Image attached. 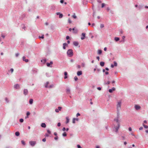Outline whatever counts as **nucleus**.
<instances>
[{
    "mask_svg": "<svg viewBox=\"0 0 148 148\" xmlns=\"http://www.w3.org/2000/svg\"><path fill=\"white\" fill-rule=\"evenodd\" d=\"M104 64H105V63L104 62H101L100 63V65L101 66H104Z\"/></svg>",
    "mask_w": 148,
    "mask_h": 148,
    "instance_id": "obj_24",
    "label": "nucleus"
},
{
    "mask_svg": "<svg viewBox=\"0 0 148 148\" xmlns=\"http://www.w3.org/2000/svg\"><path fill=\"white\" fill-rule=\"evenodd\" d=\"M66 40H68L69 38V36H66Z\"/></svg>",
    "mask_w": 148,
    "mask_h": 148,
    "instance_id": "obj_63",
    "label": "nucleus"
},
{
    "mask_svg": "<svg viewBox=\"0 0 148 148\" xmlns=\"http://www.w3.org/2000/svg\"><path fill=\"white\" fill-rule=\"evenodd\" d=\"M68 45L67 44H66V43H64L63 44V49H66V46H67Z\"/></svg>",
    "mask_w": 148,
    "mask_h": 148,
    "instance_id": "obj_21",
    "label": "nucleus"
},
{
    "mask_svg": "<svg viewBox=\"0 0 148 148\" xmlns=\"http://www.w3.org/2000/svg\"><path fill=\"white\" fill-rule=\"evenodd\" d=\"M143 125L144 127L146 129L148 128V126L146 125H145L144 123L143 124Z\"/></svg>",
    "mask_w": 148,
    "mask_h": 148,
    "instance_id": "obj_32",
    "label": "nucleus"
},
{
    "mask_svg": "<svg viewBox=\"0 0 148 148\" xmlns=\"http://www.w3.org/2000/svg\"><path fill=\"white\" fill-rule=\"evenodd\" d=\"M73 45L76 46H77L79 44V43L77 42L74 41L73 42Z\"/></svg>",
    "mask_w": 148,
    "mask_h": 148,
    "instance_id": "obj_20",
    "label": "nucleus"
},
{
    "mask_svg": "<svg viewBox=\"0 0 148 148\" xmlns=\"http://www.w3.org/2000/svg\"><path fill=\"white\" fill-rule=\"evenodd\" d=\"M77 147L78 148H82L79 145H77Z\"/></svg>",
    "mask_w": 148,
    "mask_h": 148,
    "instance_id": "obj_53",
    "label": "nucleus"
},
{
    "mask_svg": "<svg viewBox=\"0 0 148 148\" xmlns=\"http://www.w3.org/2000/svg\"><path fill=\"white\" fill-rule=\"evenodd\" d=\"M29 144L32 147L34 146L36 144V142L34 141H30Z\"/></svg>",
    "mask_w": 148,
    "mask_h": 148,
    "instance_id": "obj_3",
    "label": "nucleus"
},
{
    "mask_svg": "<svg viewBox=\"0 0 148 148\" xmlns=\"http://www.w3.org/2000/svg\"><path fill=\"white\" fill-rule=\"evenodd\" d=\"M49 84V82H47L45 84V87L46 88H48V84Z\"/></svg>",
    "mask_w": 148,
    "mask_h": 148,
    "instance_id": "obj_31",
    "label": "nucleus"
},
{
    "mask_svg": "<svg viewBox=\"0 0 148 148\" xmlns=\"http://www.w3.org/2000/svg\"><path fill=\"white\" fill-rule=\"evenodd\" d=\"M47 133L49 134H51V132L49 130H47Z\"/></svg>",
    "mask_w": 148,
    "mask_h": 148,
    "instance_id": "obj_45",
    "label": "nucleus"
},
{
    "mask_svg": "<svg viewBox=\"0 0 148 148\" xmlns=\"http://www.w3.org/2000/svg\"><path fill=\"white\" fill-rule=\"evenodd\" d=\"M19 121L20 122L22 123L23 121V119H21Z\"/></svg>",
    "mask_w": 148,
    "mask_h": 148,
    "instance_id": "obj_41",
    "label": "nucleus"
},
{
    "mask_svg": "<svg viewBox=\"0 0 148 148\" xmlns=\"http://www.w3.org/2000/svg\"><path fill=\"white\" fill-rule=\"evenodd\" d=\"M102 50L100 49H99L97 51V53L98 54H101L102 53Z\"/></svg>",
    "mask_w": 148,
    "mask_h": 148,
    "instance_id": "obj_26",
    "label": "nucleus"
},
{
    "mask_svg": "<svg viewBox=\"0 0 148 148\" xmlns=\"http://www.w3.org/2000/svg\"><path fill=\"white\" fill-rule=\"evenodd\" d=\"M26 57L25 56H23V61H25V62H28V60L27 59H26Z\"/></svg>",
    "mask_w": 148,
    "mask_h": 148,
    "instance_id": "obj_15",
    "label": "nucleus"
},
{
    "mask_svg": "<svg viewBox=\"0 0 148 148\" xmlns=\"http://www.w3.org/2000/svg\"><path fill=\"white\" fill-rule=\"evenodd\" d=\"M67 135L66 134V132H64L63 134H62V136H63L65 137Z\"/></svg>",
    "mask_w": 148,
    "mask_h": 148,
    "instance_id": "obj_36",
    "label": "nucleus"
},
{
    "mask_svg": "<svg viewBox=\"0 0 148 148\" xmlns=\"http://www.w3.org/2000/svg\"><path fill=\"white\" fill-rule=\"evenodd\" d=\"M66 123H67L69 122V119L68 118V117H66Z\"/></svg>",
    "mask_w": 148,
    "mask_h": 148,
    "instance_id": "obj_34",
    "label": "nucleus"
},
{
    "mask_svg": "<svg viewBox=\"0 0 148 148\" xmlns=\"http://www.w3.org/2000/svg\"><path fill=\"white\" fill-rule=\"evenodd\" d=\"M41 126L42 127L45 128L46 127V124L45 123H42L41 125Z\"/></svg>",
    "mask_w": 148,
    "mask_h": 148,
    "instance_id": "obj_22",
    "label": "nucleus"
},
{
    "mask_svg": "<svg viewBox=\"0 0 148 148\" xmlns=\"http://www.w3.org/2000/svg\"><path fill=\"white\" fill-rule=\"evenodd\" d=\"M62 107L60 106H59L58 108V109L59 111H60L62 109Z\"/></svg>",
    "mask_w": 148,
    "mask_h": 148,
    "instance_id": "obj_40",
    "label": "nucleus"
},
{
    "mask_svg": "<svg viewBox=\"0 0 148 148\" xmlns=\"http://www.w3.org/2000/svg\"><path fill=\"white\" fill-rule=\"evenodd\" d=\"M61 125V123H58L57 125L58 127H60Z\"/></svg>",
    "mask_w": 148,
    "mask_h": 148,
    "instance_id": "obj_55",
    "label": "nucleus"
},
{
    "mask_svg": "<svg viewBox=\"0 0 148 148\" xmlns=\"http://www.w3.org/2000/svg\"><path fill=\"white\" fill-rule=\"evenodd\" d=\"M42 141L43 142H45L46 141V138H44L42 140Z\"/></svg>",
    "mask_w": 148,
    "mask_h": 148,
    "instance_id": "obj_56",
    "label": "nucleus"
},
{
    "mask_svg": "<svg viewBox=\"0 0 148 148\" xmlns=\"http://www.w3.org/2000/svg\"><path fill=\"white\" fill-rule=\"evenodd\" d=\"M115 88L114 87H113L111 89L109 90V92L110 93H112L113 91H114Z\"/></svg>",
    "mask_w": 148,
    "mask_h": 148,
    "instance_id": "obj_13",
    "label": "nucleus"
},
{
    "mask_svg": "<svg viewBox=\"0 0 148 148\" xmlns=\"http://www.w3.org/2000/svg\"><path fill=\"white\" fill-rule=\"evenodd\" d=\"M97 89L98 90H101V88L100 87H98L97 88Z\"/></svg>",
    "mask_w": 148,
    "mask_h": 148,
    "instance_id": "obj_60",
    "label": "nucleus"
},
{
    "mask_svg": "<svg viewBox=\"0 0 148 148\" xmlns=\"http://www.w3.org/2000/svg\"><path fill=\"white\" fill-rule=\"evenodd\" d=\"M72 17L74 18H77V16H75V15H73V16H72Z\"/></svg>",
    "mask_w": 148,
    "mask_h": 148,
    "instance_id": "obj_58",
    "label": "nucleus"
},
{
    "mask_svg": "<svg viewBox=\"0 0 148 148\" xmlns=\"http://www.w3.org/2000/svg\"><path fill=\"white\" fill-rule=\"evenodd\" d=\"M54 87V85L53 84H52L51 85H50L49 86L48 88H53Z\"/></svg>",
    "mask_w": 148,
    "mask_h": 148,
    "instance_id": "obj_35",
    "label": "nucleus"
},
{
    "mask_svg": "<svg viewBox=\"0 0 148 148\" xmlns=\"http://www.w3.org/2000/svg\"><path fill=\"white\" fill-rule=\"evenodd\" d=\"M22 29H23L24 30H25L26 29V27L24 25H22Z\"/></svg>",
    "mask_w": 148,
    "mask_h": 148,
    "instance_id": "obj_28",
    "label": "nucleus"
},
{
    "mask_svg": "<svg viewBox=\"0 0 148 148\" xmlns=\"http://www.w3.org/2000/svg\"><path fill=\"white\" fill-rule=\"evenodd\" d=\"M120 117L119 112L117 111V116L116 118L119 119Z\"/></svg>",
    "mask_w": 148,
    "mask_h": 148,
    "instance_id": "obj_18",
    "label": "nucleus"
},
{
    "mask_svg": "<svg viewBox=\"0 0 148 148\" xmlns=\"http://www.w3.org/2000/svg\"><path fill=\"white\" fill-rule=\"evenodd\" d=\"M58 136H56V137H54V138L55 140H57L58 139Z\"/></svg>",
    "mask_w": 148,
    "mask_h": 148,
    "instance_id": "obj_46",
    "label": "nucleus"
},
{
    "mask_svg": "<svg viewBox=\"0 0 148 148\" xmlns=\"http://www.w3.org/2000/svg\"><path fill=\"white\" fill-rule=\"evenodd\" d=\"M82 37H81V39L82 40H84L85 38V34L84 33H82Z\"/></svg>",
    "mask_w": 148,
    "mask_h": 148,
    "instance_id": "obj_14",
    "label": "nucleus"
},
{
    "mask_svg": "<svg viewBox=\"0 0 148 148\" xmlns=\"http://www.w3.org/2000/svg\"><path fill=\"white\" fill-rule=\"evenodd\" d=\"M37 69H35V68H33L32 69V73L33 74H35L37 73Z\"/></svg>",
    "mask_w": 148,
    "mask_h": 148,
    "instance_id": "obj_8",
    "label": "nucleus"
},
{
    "mask_svg": "<svg viewBox=\"0 0 148 148\" xmlns=\"http://www.w3.org/2000/svg\"><path fill=\"white\" fill-rule=\"evenodd\" d=\"M5 99L7 103H8L9 102V100L8 98L7 97H5Z\"/></svg>",
    "mask_w": 148,
    "mask_h": 148,
    "instance_id": "obj_30",
    "label": "nucleus"
},
{
    "mask_svg": "<svg viewBox=\"0 0 148 148\" xmlns=\"http://www.w3.org/2000/svg\"><path fill=\"white\" fill-rule=\"evenodd\" d=\"M114 121H115L117 123V124H120V121L119 120V119L115 118L114 119Z\"/></svg>",
    "mask_w": 148,
    "mask_h": 148,
    "instance_id": "obj_10",
    "label": "nucleus"
},
{
    "mask_svg": "<svg viewBox=\"0 0 148 148\" xmlns=\"http://www.w3.org/2000/svg\"><path fill=\"white\" fill-rule=\"evenodd\" d=\"M75 120H76L77 121H78L79 120V119L77 118H73V123H75Z\"/></svg>",
    "mask_w": 148,
    "mask_h": 148,
    "instance_id": "obj_19",
    "label": "nucleus"
},
{
    "mask_svg": "<svg viewBox=\"0 0 148 148\" xmlns=\"http://www.w3.org/2000/svg\"><path fill=\"white\" fill-rule=\"evenodd\" d=\"M66 90L67 94H71L70 90L69 88H67Z\"/></svg>",
    "mask_w": 148,
    "mask_h": 148,
    "instance_id": "obj_12",
    "label": "nucleus"
},
{
    "mask_svg": "<svg viewBox=\"0 0 148 148\" xmlns=\"http://www.w3.org/2000/svg\"><path fill=\"white\" fill-rule=\"evenodd\" d=\"M104 27V25L103 24H101L100 25V27L102 28Z\"/></svg>",
    "mask_w": 148,
    "mask_h": 148,
    "instance_id": "obj_37",
    "label": "nucleus"
},
{
    "mask_svg": "<svg viewBox=\"0 0 148 148\" xmlns=\"http://www.w3.org/2000/svg\"><path fill=\"white\" fill-rule=\"evenodd\" d=\"M82 65L83 67H84L85 65V64L84 63H82Z\"/></svg>",
    "mask_w": 148,
    "mask_h": 148,
    "instance_id": "obj_59",
    "label": "nucleus"
},
{
    "mask_svg": "<svg viewBox=\"0 0 148 148\" xmlns=\"http://www.w3.org/2000/svg\"><path fill=\"white\" fill-rule=\"evenodd\" d=\"M39 38H42L43 39L44 38V35H42L41 36H39Z\"/></svg>",
    "mask_w": 148,
    "mask_h": 148,
    "instance_id": "obj_44",
    "label": "nucleus"
},
{
    "mask_svg": "<svg viewBox=\"0 0 148 148\" xmlns=\"http://www.w3.org/2000/svg\"><path fill=\"white\" fill-rule=\"evenodd\" d=\"M53 64V62L52 61H51L49 63L47 62L46 63L47 66L48 67H52V66L51 65H52Z\"/></svg>",
    "mask_w": 148,
    "mask_h": 148,
    "instance_id": "obj_4",
    "label": "nucleus"
},
{
    "mask_svg": "<svg viewBox=\"0 0 148 148\" xmlns=\"http://www.w3.org/2000/svg\"><path fill=\"white\" fill-rule=\"evenodd\" d=\"M21 143H22V144L23 145H25V142L23 141V140H22L21 141Z\"/></svg>",
    "mask_w": 148,
    "mask_h": 148,
    "instance_id": "obj_39",
    "label": "nucleus"
},
{
    "mask_svg": "<svg viewBox=\"0 0 148 148\" xmlns=\"http://www.w3.org/2000/svg\"><path fill=\"white\" fill-rule=\"evenodd\" d=\"M64 0H61L60 1V2L61 3H63V2H64Z\"/></svg>",
    "mask_w": 148,
    "mask_h": 148,
    "instance_id": "obj_62",
    "label": "nucleus"
},
{
    "mask_svg": "<svg viewBox=\"0 0 148 148\" xmlns=\"http://www.w3.org/2000/svg\"><path fill=\"white\" fill-rule=\"evenodd\" d=\"M55 112H59V110L58 109H55Z\"/></svg>",
    "mask_w": 148,
    "mask_h": 148,
    "instance_id": "obj_51",
    "label": "nucleus"
},
{
    "mask_svg": "<svg viewBox=\"0 0 148 148\" xmlns=\"http://www.w3.org/2000/svg\"><path fill=\"white\" fill-rule=\"evenodd\" d=\"M19 55V53H17L15 54V56L16 57H17Z\"/></svg>",
    "mask_w": 148,
    "mask_h": 148,
    "instance_id": "obj_49",
    "label": "nucleus"
},
{
    "mask_svg": "<svg viewBox=\"0 0 148 148\" xmlns=\"http://www.w3.org/2000/svg\"><path fill=\"white\" fill-rule=\"evenodd\" d=\"M82 72L81 71H79L77 73V74L78 76H80L82 74Z\"/></svg>",
    "mask_w": 148,
    "mask_h": 148,
    "instance_id": "obj_16",
    "label": "nucleus"
},
{
    "mask_svg": "<svg viewBox=\"0 0 148 148\" xmlns=\"http://www.w3.org/2000/svg\"><path fill=\"white\" fill-rule=\"evenodd\" d=\"M15 135L16 136H18L20 135V133L18 132H16L15 133Z\"/></svg>",
    "mask_w": 148,
    "mask_h": 148,
    "instance_id": "obj_29",
    "label": "nucleus"
},
{
    "mask_svg": "<svg viewBox=\"0 0 148 148\" xmlns=\"http://www.w3.org/2000/svg\"><path fill=\"white\" fill-rule=\"evenodd\" d=\"M30 113L28 112L27 113V116H28L30 114Z\"/></svg>",
    "mask_w": 148,
    "mask_h": 148,
    "instance_id": "obj_52",
    "label": "nucleus"
},
{
    "mask_svg": "<svg viewBox=\"0 0 148 148\" xmlns=\"http://www.w3.org/2000/svg\"><path fill=\"white\" fill-rule=\"evenodd\" d=\"M10 71L11 73H12L13 72V71H14L13 69H12V68L11 69H10Z\"/></svg>",
    "mask_w": 148,
    "mask_h": 148,
    "instance_id": "obj_42",
    "label": "nucleus"
},
{
    "mask_svg": "<svg viewBox=\"0 0 148 148\" xmlns=\"http://www.w3.org/2000/svg\"><path fill=\"white\" fill-rule=\"evenodd\" d=\"M134 108L136 110H138L141 107L139 105H136L134 106Z\"/></svg>",
    "mask_w": 148,
    "mask_h": 148,
    "instance_id": "obj_6",
    "label": "nucleus"
},
{
    "mask_svg": "<svg viewBox=\"0 0 148 148\" xmlns=\"http://www.w3.org/2000/svg\"><path fill=\"white\" fill-rule=\"evenodd\" d=\"M139 129L140 130H142L143 129V127H140L139 128Z\"/></svg>",
    "mask_w": 148,
    "mask_h": 148,
    "instance_id": "obj_64",
    "label": "nucleus"
},
{
    "mask_svg": "<svg viewBox=\"0 0 148 148\" xmlns=\"http://www.w3.org/2000/svg\"><path fill=\"white\" fill-rule=\"evenodd\" d=\"M105 5V4L104 3H102L101 5V7L102 8H103Z\"/></svg>",
    "mask_w": 148,
    "mask_h": 148,
    "instance_id": "obj_47",
    "label": "nucleus"
},
{
    "mask_svg": "<svg viewBox=\"0 0 148 148\" xmlns=\"http://www.w3.org/2000/svg\"><path fill=\"white\" fill-rule=\"evenodd\" d=\"M68 22L70 23H71V21L70 18H69L68 19Z\"/></svg>",
    "mask_w": 148,
    "mask_h": 148,
    "instance_id": "obj_54",
    "label": "nucleus"
},
{
    "mask_svg": "<svg viewBox=\"0 0 148 148\" xmlns=\"http://www.w3.org/2000/svg\"><path fill=\"white\" fill-rule=\"evenodd\" d=\"M74 79L75 81H76L78 80V78L77 76H75L74 77Z\"/></svg>",
    "mask_w": 148,
    "mask_h": 148,
    "instance_id": "obj_43",
    "label": "nucleus"
},
{
    "mask_svg": "<svg viewBox=\"0 0 148 148\" xmlns=\"http://www.w3.org/2000/svg\"><path fill=\"white\" fill-rule=\"evenodd\" d=\"M80 114L79 113H78L76 115V116L77 117L78 116H80Z\"/></svg>",
    "mask_w": 148,
    "mask_h": 148,
    "instance_id": "obj_50",
    "label": "nucleus"
},
{
    "mask_svg": "<svg viewBox=\"0 0 148 148\" xmlns=\"http://www.w3.org/2000/svg\"><path fill=\"white\" fill-rule=\"evenodd\" d=\"M132 130V129L131 127H129V130L130 131H131Z\"/></svg>",
    "mask_w": 148,
    "mask_h": 148,
    "instance_id": "obj_61",
    "label": "nucleus"
},
{
    "mask_svg": "<svg viewBox=\"0 0 148 148\" xmlns=\"http://www.w3.org/2000/svg\"><path fill=\"white\" fill-rule=\"evenodd\" d=\"M121 101L120 100L117 102L116 104L117 111L120 112L121 109Z\"/></svg>",
    "mask_w": 148,
    "mask_h": 148,
    "instance_id": "obj_1",
    "label": "nucleus"
},
{
    "mask_svg": "<svg viewBox=\"0 0 148 148\" xmlns=\"http://www.w3.org/2000/svg\"><path fill=\"white\" fill-rule=\"evenodd\" d=\"M120 127V124H117V126L115 127V132H118V130L119 128V127Z\"/></svg>",
    "mask_w": 148,
    "mask_h": 148,
    "instance_id": "obj_5",
    "label": "nucleus"
},
{
    "mask_svg": "<svg viewBox=\"0 0 148 148\" xmlns=\"http://www.w3.org/2000/svg\"><path fill=\"white\" fill-rule=\"evenodd\" d=\"M51 9L52 10H54L55 9V7L53 5L51 6Z\"/></svg>",
    "mask_w": 148,
    "mask_h": 148,
    "instance_id": "obj_25",
    "label": "nucleus"
},
{
    "mask_svg": "<svg viewBox=\"0 0 148 148\" xmlns=\"http://www.w3.org/2000/svg\"><path fill=\"white\" fill-rule=\"evenodd\" d=\"M67 53L69 57H72L73 55V52L72 50L71 49H69L67 51Z\"/></svg>",
    "mask_w": 148,
    "mask_h": 148,
    "instance_id": "obj_2",
    "label": "nucleus"
},
{
    "mask_svg": "<svg viewBox=\"0 0 148 148\" xmlns=\"http://www.w3.org/2000/svg\"><path fill=\"white\" fill-rule=\"evenodd\" d=\"M14 88L15 89H19L20 88V86L18 84H16L14 86Z\"/></svg>",
    "mask_w": 148,
    "mask_h": 148,
    "instance_id": "obj_9",
    "label": "nucleus"
},
{
    "mask_svg": "<svg viewBox=\"0 0 148 148\" xmlns=\"http://www.w3.org/2000/svg\"><path fill=\"white\" fill-rule=\"evenodd\" d=\"M33 100L32 99H30L29 100V103L30 104H32L33 103Z\"/></svg>",
    "mask_w": 148,
    "mask_h": 148,
    "instance_id": "obj_27",
    "label": "nucleus"
},
{
    "mask_svg": "<svg viewBox=\"0 0 148 148\" xmlns=\"http://www.w3.org/2000/svg\"><path fill=\"white\" fill-rule=\"evenodd\" d=\"M110 83V82L109 81H106V80H104V84H109Z\"/></svg>",
    "mask_w": 148,
    "mask_h": 148,
    "instance_id": "obj_17",
    "label": "nucleus"
},
{
    "mask_svg": "<svg viewBox=\"0 0 148 148\" xmlns=\"http://www.w3.org/2000/svg\"><path fill=\"white\" fill-rule=\"evenodd\" d=\"M64 75H65V76L64 77V79H66L67 78V73L66 72H64Z\"/></svg>",
    "mask_w": 148,
    "mask_h": 148,
    "instance_id": "obj_23",
    "label": "nucleus"
},
{
    "mask_svg": "<svg viewBox=\"0 0 148 148\" xmlns=\"http://www.w3.org/2000/svg\"><path fill=\"white\" fill-rule=\"evenodd\" d=\"M56 14L57 15H59V18H61L63 17V14L60 12H57Z\"/></svg>",
    "mask_w": 148,
    "mask_h": 148,
    "instance_id": "obj_11",
    "label": "nucleus"
},
{
    "mask_svg": "<svg viewBox=\"0 0 148 148\" xmlns=\"http://www.w3.org/2000/svg\"><path fill=\"white\" fill-rule=\"evenodd\" d=\"M114 66H116L117 65V64L116 62L114 61Z\"/></svg>",
    "mask_w": 148,
    "mask_h": 148,
    "instance_id": "obj_38",
    "label": "nucleus"
},
{
    "mask_svg": "<svg viewBox=\"0 0 148 148\" xmlns=\"http://www.w3.org/2000/svg\"><path fill=\"white\" fill-rule=\"evenodd\" d=\"M77 67L78 69H80L81 68V66L79 65H78L77 66Z\"/></svg>",
    "mask_w": 148,
    "mask_h": 148,
    "instance_id": "obj_57",
    "label": "nucleus"
},
{
    "mask_svg": "<svg viewBox=\"0 0 148 148\" xmlns=\"http://www.w3.org/2000/svg\"><path fill=\"white\" fill-rule=\"evenodd\" d=\"M28 94V90L27 89H24L23 90V94L26 95Z\"/></svg>",
    "mask_w": 148,
    "mask_h": 148,
    "instance_id": "obj_7",
    "label": "nucleus"
},
{
    "mask_svg": "<svg viewBox=\"0 0 148 148\" xmlns=\"http://www.w3.org/2000/svg\"><path fill=\"white\" fill-rule=\"evenodd\" d=\"M121 137L122 138L123 140H124L125 139V137L124 136H121Z\"/></svg>",
    "mask_w": 148,
    "mask_h": 148,
    "instance_id": "obj_48",
    "label": "nucleus"
},
{
    "mask_svg": "<svg viewBox=\"0 0 148 148\" xmlns=\"http://www.w3.org/2000/svg\"><path fill=\"white\" fill-rule=\"evenodd\" d=\"M114 40L116 41H117L119 40V38L118 37H115Z\"/></svg>",
    "mask_w": 148,
    "mask_h": 148,
    "instance_id": "obj_33",
    "label": "nucleus"
}]
</instances>
